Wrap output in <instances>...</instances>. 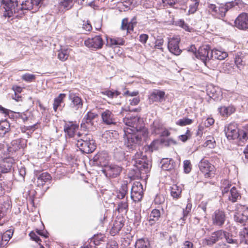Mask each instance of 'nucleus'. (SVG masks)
I'll list each match as a JSON object with an SVG mask.
<instances>
[{
  "mask_svg": "<svg viewBox=\"0 0 248 248\" xmlns=\"http://www.w3.org/2000/svg\"><path fill=\"white\" fill-rule=\"evenodd\" d=\"M13 166V160L6 159L4 160L2 164L0 166V178L3 173H6L10 171Z\"/></svg>",
  "mask_w": 248,
  "mask_h": 248,
  "instance_id": "nucleus-24",
  "label": "nucleus"
},
{
  "mask_svg": "<svg viewBox=\"0 0 248 248\" xmlns=\"http://www.w3.org/2000/svg\"><path fill=\"white\" fill-rule=\"evenodd\" d=\"M51 178V177L49 173L43 172L38 177L36 184L39 187L43 186L45 183L50 180Z\"/></svg>",
  "mask_w": 248,
  "mask_h": 248,
  "instance_id": "nucleus-32",
  "label": "nucleus"
},
{
  "mask_svg": "<svg viewBox=\"0 0 248 248\" xmlns=\"http://www.w3.org/2000/svg\"><path fill=\"white\" fill-rule=\"evenodd\" d=\"M244 3L241 0H235L231 2H227L224 5H222L225 9L226 12L236 6L243 5Z\"/></svg>",
  "mask_w": 248,
  "mask_h": 248,
  "instance_id": "nucleus-41",
  "label": "nucleus"
},
{
  "mask_svg": "<svg viewBox=\"0 0 248 248\" xmlns=\"http://www.w3.org/2000/svg\"><path fill=\"white\" fill-rule=\"evenodd\" d=\"M199 167L205 178L212 177L215 174V167L207 160L202 159L199 162Z\"/></svg>",
  "mask_w": 248,
  "mask_h": 248,
  "instance_id": "nucleus-7",
  "label": "nucleus"
},
{
  "mask_svg": "<svg viewBox=\"0 0 248 248\" xmlns=\"http://www.w3.org/2000/svg\"><path fill=\"white\" fill-rule=\"evenodd\" d=\"M68 99L71 101L69 107L74 111L82 108L83 102L77 93L69 91Z\"/></svg>",
  "mask_w": 248,
  "mask_h": 248,
  "instance_id": "nucleus-9",
  "label": "nucleus"
},
{
  "mask_svg": "<svg viewBox=\"0 0 248 248\" xmlns=\"http://www.w3.org/2000/svg\"><path fill=\"white\" fill-rule=\"evenodd\" d=\"M85 45L89 48L100 49L103 45V41L100 35L88 38L84 41Z\"/></svg>",
  "mask_w": 248,
  "mask_h": 248,
  "instance_id": "nucleus-16",
  "label": "nucleus"
},
{
  "mask_svg": "<svg viewBox=\"0 0 248 248\" xmlns=\"http://www.w3.org/2000/svg\"><path fill=\"white\" fill-rule=\"evenodd\" d=\"M226 11L223 5H221L217 7V12L213 15L218 18L224 17L226 15Z\"/></svg>",
  "mask_w": 248,
  "mask_h": 248,
  "instance_id": "nucleus-50",
  "label": "nucleus"
},
{
  "mask_svg": "<svg viewBox=\"0 0 248 248\" xmlns=\"http://www.w3.org/2000/svg\"><path fill=\"white\" fill-rule=\"evenodd\" d=\"M101 93L103 95H107L108 97L113 99L116 98H121L120 96L121 93L117 91H111V90H106L104 91H102L101 92Z\"/></svg>",
  "mask_w": 248,
  "mask_h": 248,
  "instance_id": "nucleus-42",
  "label": "nucleus"
},
{
  "mask_svg": "<svg viewBox=\"0 0 248 248\" xmlns=\"http://www.w3.org/2000/svg\"><path fill=\"white\" fill-rule=\"evenodd\" d=\"M208 95L214 100H218L221 96V93L219 91H217L216 89L213 87H208L207 89Z\"/></svg>",
  "mask_w": 248,
  "mask_h": 248,
  "instance_id": "nucleus-34",
  "label": "nucleus"
},
{
  "mask_svg": "<svg viewBox=\"0 0 248 248\" xmlns=\"http://www.w3.org/2000/svg\"><path fill=\"white\" fill-rule=\"evenodd\" d=\"M234 220L240 223H244L248 219V207L242 205H237L234 216Z\"/></svg>",
  "mask_w": 248,
  "mask_h": 248,
  "instance_id": "nucleus-8",
  "label": "nucleus"
},
{
  "mask_svg": "<svg viewBox=\"0 0 248 248\" xmlns=\"http://www.w3.org/2000/svg\"><path fill=\"white\" fill-rule=\"evenodd\" d=\"M29 235L32 240H34L36 243H38L40 245H41L40 242L41 241V240L40 239L39 237L35 232H31L30 233Z\"/></svg>",
  "mask_w": 248,
  "mask_h": 248,
  "instance_id": "nucleus-63",
  "label": "nucleus"
},
{
  "mask_svg": "<svg viewBox=\"0 0 248 248\" xmlns=\"http://www.w3.org/2000/svg\"><path fill=\"white\" fill-rule=\"evenodd\" d=\"M123 226L124 224L122 223V220H115L113 223V227L110 230V233L111 235L114 236L118 233L123 228Z\"/></svg>",
  "mask_w": 248,
  "mask_h": 248,
  "instance_id": "nucleus-36",
  "label": "nucleus"
},
{
  "mask_svg": "<svg viewBox=\"0 0 248 248\" xmlns=\"http://www.w3.org/2000/svg\"><path fill=\"white\" fill-rule=\"evenodd\" d=\"M69 56L68 50L67 49H61L59 51L58 57L60 60L65 61Z\"/></svg>",
  "mask_w": 248,
  "mask_h": 248,
  "instance_id": "nucleus-51",
  "label": "nucleus"
},
{
  "mask_svg": "<svg viewBox=\"0 0 248 248\" xmlns=\"http://www.w3.org/2000/svg\"><path fill=\"white\" fill-rule=\"evenodd\" d=\"M156 204H161L165 201V197L163 195H157L154 200Z\"/></svg>",
  "mask_w": 248,
  "mask_h": 248,
  "instance_id": "nucleus-61",
  "label": "nucleus"
},
{
  "mask_svg": "<svg viewBox=\"0 0 248 248\" xmlns=\"http://www.w3.org/2000/svg\"><path fill=\"white\" fill-rule=\"evenodd\" d=\"M182 188L177 185H173L170 188V195L173 199H178L180 198Z\"/></svg>",
  "mask_w": 248,
  "mask_h": 248,
  "instance_id": "nucleus-37",
  "label": "nucleus"
},
{
  "mask_svg": "<svg viewBox=\"0 0 248 248\" xmlns=\"http://www.w3.org/2000/svg\"><path fill=\"white\" fill-rule=\"evenodd\" d=\"M140 118L137 116L126 117L123 119V122L127 126L124 128V130H130L132 132H139L140 127H144L141 125H139Z\"/></svg>",
  "mask_w": 248,
  "mask_h": 248,
  "instance_id": "nucleus-6",
  "label": "nucleus"
},
{
  "mask_svg": "<svg viewBox=\"0 0 248 248\" xmlns=\"http://www.w3.org/2000/svg\"><path fill=\"white\" fill-rule=\"evenodd\" d=\"M11 206V201L7 197L3 202H0V219L5 215Z\"/></svg>",
  "mask_w": 248,
  "mask_h": 248,
  "instance_id": "nucleus-28",
  "label": "nucleus"
},
{
  "mask_svg": "<svg viewBox=\"0 0 248 248\" xmlns=\"http://www.w3.org/2000/svg\"><path fill=\"white\" fill-rule=\"evenodd\" d=\"M139 132H132L130 130H124V145L129 150H136L141 144L142 137H148V132L146 127H140Z\"/></svg>",
  "mask_w": 248,
  "mask_h": 248,
  "instance_id": "nucleus-1",
  "label": "nucleus"
},
{
  "mask_svg": "<svg viewBox=\"0 0 248 248\" xmlns=\"http://www.w3.org/2000/svg\"><path fill=\"white\" fill-rule=\"evenodd\" d=\"M222 230L215 232L211 235L205 237L203 240V243L208 246L213 245L219 240L222 239Z\"/></svg>",
  "mask_w": 248,
  "mask_h": 248,
  "instance_id": "nucleus-17",
  "label": "nucleus"
},
{
  "mask_svg": "<svg viewBox=\"0 0 248 248\" xmlns=\"http://www.w3.org/2000/svg\"><path fill=\"white\" fill-rule=\"evenodd\" d=\"M78 136L79 139L77 140L76 145L82 153L90 154L94 151L96 147L95 141L91 134L79 133Z\"/></svg>",
  "mask_w": 248,
  "mask_h": 248,
  "instance_id": "nucleus-2",
  "label": "nucleus"
},
{
  "mask_svg": "<svg viewBox=\"0 0 248 248\" xmlns=\"http://www.w3.org/2000/svg\"><path fill=\"white\" fill-rule=\"evenodd\" d=\"M231 186V184L229 183L228 180H225L223 181L221 185V188L222 192L224 196L225 195V194L228 193Z\"/></svg>",
  "mask_w": 248,
  "mask_h": 248,
  "instance_id": "nucleus-52",
  "label": "nucleus"
},
{
  "mask_svg": "<svg viewBox=\"0 0 248 248\" xmlns=\"http://www.w3.org/2000/svg\"><path fill=\"white\" fill-rule=\"evenodd\" d=\"M20 139L13 140L10 145H8L7 152L13 153L22 148Z\"/></svg>",
  "mask_w": 248,
  "mask_h": 248,
  "instance_id": "nucleus-29",
  "label": "nucleus"
},
{
  "mask_svg": "<svg viewBox=\"0 0 248 248\" xmlns=\"http://www.w3.org/2000/svg\"><path fill=\"white\" fill-rule=\"evenodd\" d=\"M143 189L142 184L140 182L133 183L131 190V198L135 202L140 201L143 196Z\"/></svg>",
  "mask_w": 248,
  "mask_h": 248,
  "instance_id": "nucleus-10",
  "label": "nucleus"
},
{
  "mask_svg": "<svg viewBox=\"0 0 248 248\" xmlns=\"http://www.w3.org/2000/svg\"><path fill=\"white\" fill-rule=\"evenodd\" d=\"M193 121L187 118H184L183 119H179L176 122L177 125L180 126H185L191 124Z\"/></svg>",
  "mask_w": 248,
  "mask_h": 248,
  "instance_id": "nucleus-53",
  "label": "nucleus"
},
{
  "mask_svg": "<svg viewBox=\"0 0 248 248\" xmlns=\"http://www.w3.org/2000/svg\"><path fill=\"white\" fill-rule=\"evenodd\" d=\"M33 8H36L33 0H26L23 2L21 6H19V15H23L24 10H31ZM36 9H35V10Z\"/></svg>",
  "mask_w": 248,
  "mask_h": 248,
  "instance_id": "nucleus-25",
  "label": "nucleus"
},
{
  "mask_svg": "<svg viewBox=\"0 0 248 248\" xmlns=\"http://www.w3.org/2000/svg\"><path fill=\"white\" fill-rule=\"evenodd\" d=\"M160 163L161 164V169L164 170H171L175 167V162L172 159L163 158Z\"/></svg>",
  "mask_w": 248,
  "mask_h": 248,
  "instance_id": "nucleus-27",
  "label": "nucleus"
},
{
  "mask_svg": "<svg viewBox=\"0 0 248 248\" xmlns=\"http://www.w3.org/2000/svg\"><path fill=\"white\" fill-rule=\"evenodd\" d=\"M135 248H151L148 240L143 238L137 240L135 244Z\"/></svg>",
  "mask_w": 248,
  "mask_h": 248,
  "instance_id": "nucleus-44",
  "label": "nucleus"
},
{
  "mask_svg": "<svg viewBox=\"0 0 248 248\" xmlns=\"http://www.w3.org/2000/svg\"><path fill=\"white\" fill-rule=\"evenodd\" d=\"M191 137L190 130L187 129L186 133L179 136V139L183 142H186Z\"/></svg>",
  "mask_w": 248,
  "mask_h": 248,
  "instance_id": "nucleus-58",
  "label": "nucleus"
},
{
  "mask_svg": "<svg viewBox=\"0 0 248 248\" xmlns=\"http://www.w3.org/2000/svg\"><path fill=\"white\" fill-rule=\"evenodd\" d=\"M133 236L130 233L127 234L125 237L123 238L122 240L123 245L125 247H127L130 245L132 241Z\"/></svg>",
  "mask_w": 248,
  "mask_h": 248,
  "instance_id": "nucleus-56",
  "label": "nucleus"
},
{
  "mask_svg": "<svg viewBox=\"0 0 248 248\" xmlns=\"http://www.w3.org/2000/svg\"><path fill=\"white\" fill-rule=\"evenodd\" d=\"M210 139L207 140L204 143L205 146H208L210 148H213L215 146L216 142L213 138H210Z\"/></svg>",
  "mask_w": 248,
  "mask_h": 248,
  "instance_id": "nucleus-62",
  "label": "nucleus"
},
{
  "mask_svg": "<svg viewBox=\"0 0 248 248\" xmlns=\"http://www.w3.org/2000/svg\"><path fill=\"white\" fill-rule=\"evenodd\" d=\"M239 131L237 124L234 123L229 124L224 128L225 135L228 140L238 139L239 135Z\"/></svg>",
  "mask_w": 248,
  "mask_h": 248,
  "instance_id": "nucleus-11",
  "label": "nucleus"
},
{
  "mask_svg": "<svg viewBox=\"0 0 248 248\" xmlns=\"http://www.w3.org/2000/svg\"><path fill=\"white\" fill-rule=\"evenodd\" d=\"M152 133L155 134H160L164 129L163 124L159 120H155L154 122L152 127Z\"/></svg>",
  "mask_w": 248,
  "mask_h": 248,
  "instance_id": "nucleus-33",
  "label": "nucleus"
},
{
  "mask_svg": "<svg viewBox=\"0 0 248 248\" xmlns=\"http://www.w3.org/2000/svg\"><path fill=\"white\" fill-rule=\"evenodd\" d=\"M121 28L123 30H126L130 32L133 30V25L131 22H128L127 18H124L122 20Z\"/></svg>",
  "mask_w": 248,
  "mask_h": 248,
  "instance_id": "nucleus-45",
  "label": "nucleus"
},
{
  "mask_svg": "<svg viewBox=\"0 0 248 248\" xmlns=\"http://www.w3.org/2000/svg\"><path fill=\"white\" fill-rule=\"evenodd\" d=\"M210 52V47L208 45H205L201 46L195 56L197 58L200 59L207 67L214 69L217 67V63H213L214 59H210L209 53Z\"/></svg>",
  "mask_w": 248,
  "mask_h": 248,
  "instance_id": "nucleus-3",
  "label": "nucleus"
},
{
  "mask_svg": "<svg viewBox=\"0 0 248 248\" xmlns=\"http://www.w3.org/2000/svg\"><path fill=\"white\" fill-rule=\"evenodd\" d=\"M103 239V236L102 234L94 235L90 240V246L93 247L98 245Z\"/></svg>",
  "mask_w": 248,
  "mask_h": 248,
  "instance_id": "nucleus-43",
  "label": "nucleus"
},
{
  "mask_svg": "<svg viewBox=\"0 0 248 248\" xmlns=\"http://www.w3.org/2000/svg\"><path fill=\"white\" fill-rule=\"evenodd\" d=\"M239 135L238 139L241 141L244 142L248 139V126H246L243 129L239 130Z\"/></svg>",
  "mask_w": 248,
  "mask_h": 248,
  "instance_id": "nucleus-47",
  "label": "nucleus"
},
{
  "mask_svg": "<svg viewBox=\"0 0 248 248\" xmlns=\"http://www.w3.org/2000/svg\"><path fill=\"white\" fill-rule=\"evenodd\" d=\"M131 163L135 166L140 171L148 170L150 164L147 162L146 156L143 155V152L139 151L137 152L132 157Z\"/></svg>",
  "mask_w": 248,
  "mask_h": 248,
  "instance_id": "nucleus-5",
  "label": "nucleus"
},
{
  "mask_svg": "<svg viewBox=\"0 0 248 248\" xmlns=\"http://www.w3.org/2000/svg\"><path fill=\"white\" fill-rule=\"evenodd\" d=\"M226 219V215L224 211L220 210H216L212 216L213 224L221 227Z\"/></svg>",
  "mask_w": 248,
  "mask_h": 248,
  "instance_id": "nucleus-12",
  "label": "nucleus"
},
{
  "mask_svg": "<svg viewBox=\"0 0 248 248\" xmlns=\"http://www.w3.org/2000/svg\"><path fill=\"white\" fill-rule=\"evenodd\" d=\"M0 6L5 10L4 16L8 17H17L19 15V10L17 0H0Z\"/></svg>",
  "mask_w": 248,
  "mask_h": 248,
  "instance_id": "nucleus-4",
  "label": "nucleus"
},
{
  "mask_svg": "<svg viewBox=\"0 0 248 248\" xmlns=\"http://www.w3.org/2000/svg\"><path fill=\"white\" fill-rule=\"evenodd\" d=\"M66 97V94L60 93L58 97L54 99L53 104V108L55 112H56L58 108L62 110L61 108L62 104L63 103V100Z\"/></svg>",
  "mask_w": 248,
  "mask_h": 248,
  "instance_id": "nucleus-31",
  "label": "nucleus"
},
{
  "mask_svg": "<svg viewBox=\"0 0 248 248\" xmlns=\"http://www.w3.org/2000/svg\"><path fill=\"white\" fill-rule=\"evenodd\" d=\"M164 40L161 36H158L155 43V47L156 49H162Z\"/></svg>",
  "mask_w": 248,
  "mask_h": 248,
  "instance_id": "nucleus-55",
  "label": "nucleus"
},
{
  "mask_svg": "<svg viewBox=\"0 0 248 248\" xmlns=\"http://www.w3.org/2000/svg\"><path fill=\"white\" fill-rule=\"evenodd\" d=\"M165 92L162 90L154 89L149 95L150 101L154 103H161L166 99Z\"/></svg>",
  "mask_w": 248,
  "mask_h": 248,
  "instance_id": "nucleus-15",
  "label": "nucleus"
},
{
  "mask_svg": "<svg viewBox=\"0 0 248 248\" xmlns=\"http://www.w3.org/2000/svg\"><path fill=\"white\" fill-rule=\"evenodd\" d=\"M184 170L186 173H188L191 170V165L190 161L186 160L184 161Z\"/></svg>",
  "mask_w": 248,
  "mask_h": 248,
  "instance_id": "nucleus-57",
  "label": "nucleus"
},
{
  "mask_svg": "<svg viewBox=\"0 0 248 248\" xmlns=\"http://www.w3.org/2000/svg\"><path fill=\"white\" fill-rule=\"evenodd\" d=\"M124 44V41L122 38H110L107 39V44L111 47L117 45H123Z\"/></svg>",
  "mask_w": 248,
  "mask_h": 248,
  "instance_id": "nucleus-39",
  "label": "nucleus"
},
{
  "mask_svg": "<svg viewBox=\"0 0 248 248\" xmlns=\"http://www.w3.org/2000/svg\"><path fill=\"white\" fill-rule=\"evenodd\" d=\"M228 54L222 48H215L211 51V58L218 60H223L227 58Z\"/></svg>",
  "mask_w": 248,
  "mask_h": 248,
  "instance_id": "nucleus-22",
  "label": "nucleus"
},
{
  "mask_svg": "<svg viewBox=\"0 0 248 248\" xmlns=\"http://www.w3.org/2000/svg\"><path fill=\"white\" fill-rule=\"evenodd\" d=\"M35 75L29 73H26L25 74H24L21 77V78L22 80L28 82H31L33 81V80H35Z\"/></svg>",
  "mask_w": 248,
  "mask_h": 248,
  "instance_id": "nucleus-54",
  "label": "nucleus"
},
{
  "mask_svg": "<svg viewBox=\"0 0 248 248\" xmlns=\"http://www.w3.org/2000/svg\"><path fill=\"white\" fill-rule=\"evenodd\" d=\"M101 118L103 123L106 124H114L116 123L114 115L108 109H106L101 113Z\"/></svg>",
  "mask_w": 248,
  "mask_h": 248,
  "instance_id": "nucleus-21",
  "label": "nucleus"
},
{
  "mask_svg": "<svg viewBox=\"0 0 248 248\" xmlns=\"http://www.w3.org/2000/svg\"><path fill=\"white\" fill-rule=\"evenodd\" d=\"M78 0H63L61 2L60 5L63 7L65 9L68 10L73 7L74 2ZM84 0H82V1Z\"/></svg>",
  "mask_w": 248,
  "mask_h": 248,
  "instance_id": "nucleus-49",
  "label": "nucleus"
},
{
  "mask_svg": "<svg viewBox=\"0 0 248 248\" xmlns=\"http://www.w3.org/2000/svg\"><path fill=\"white\" fill-rule=\"evenodd\" d=\"M14 134L10 131V124L7 122H3L0 123V137L7 135L12 137Z\"/></svg>",
  "mask_w": 248,
  "mask_h": 248,
  "instance_id": "nucleus-26",
  "label": "nucleus"
},
{
  "mask_svg": "<svg viewBox=\"0 0 248 248\" xmlns=\"http://www.w3.org/2000/svg\"><path fill=\"white\" fill-rule=\"evenodd\" d=\"M241 198V194L236 188L234 186L232 187L228 196V200L232 202H235L240 200Z\"/></svg>",
  "mask_w": 248,
  "mask_h": 248,
  "instance_id": "nucleus-30",
  "label": "nucleus"
},
{
  "mask_svg": "<svg viewBox=\"0 0 248 248\" xmlns=\"http://www.w3.org/2000/svg\"><path fill=\"white\" fill-rule=\"evenodd\" d=\"M234 26L240 30H245L248 29V14H240L234 21Z\"/></svg>",
  "mask_w": 248,
  "mask_h": 248,
  "instance_id": "nucleus-14",
  "label": "nucleus"
},
{
  "mask_svg": "<svg viewBox=\"0 0 248 248\" xmlns=\"http://www.w3.org/2000/svg\"><path fill=\"white\" fill-rule=\"evenodd\" d=\"M128 204L127 198L119 202L116 210L120 213H126L128 210Z\"/></svg>",
  "mask_w": 248,
  "mask_h": 248,
  "instance_id": "nucleus-38",
  "label": "nucleus"
},
{
  "mask_svg": "<svg viewBox=\"0 0 248 248\" xmlns=\"http://www.w3.org/2000/svg\"><path fill=\"white\" fill-rule=\"evenodd\" d=\"M199 5V3H198L197 2H193V3L190 4L188 13L189 14H194L195 12L197 11Z\"/></svg>",
  "mask_w": 248,
  "mask_h": 248,
  "instance_id": "nucleus-60",
  "label": "nucleus"
},
{
  "mask_svg": "<svg viewBox=\"0 0 248 248\" xmlns=\"http://www.w3.org/2000/svg\"><path fill=\"white\" fill-rule=\"evenodd\" d=\"M180 39L178 37H173L169 39L168 48L169 51L175 55H179L181 53L179 48Z\"/></svg>",
  "mask_w": 248,
  "mask_h": 248,
  "instance_id": "nucleus-18",
  "label": "nucleus"
},
{
  "mask_svg": "<svg viewBox=\"0 0 248 248\" xmlns=\"http://www.w3.org/2000/svg\"><path fill=\"white\" fill-rule=\"evenodd\" d=\"M159 144V141L158 140H154L148 146V150L151 152L156 150L158 148Z\"/></svg>",
  "mask_w": 248,
  "mask_h": 248,
  "instance_id": "nucleus-59",
  "label": "nucleus"
},
{
  "mask_svg": "<svg viewBox=\"0 0 248 248\" xmlns=\"http://www.w3.org/2000/svg\"><path fill=\"white\" fill-rule=\"evenodd\" d=\"M127 186L126 184L123 185L118 192H117V198L119 199H124L127 192Z\"/></svg>",
  "mask_w": 248,
  "mask_h": 248,
  "instance_id": "nucleus-48",
  "label": "nucleus"
},
{
  "mask_svg": "<svg viewBox=\"0 0 248 248\" xmlns=\"http://www.w3.org/2000/svg\"><path fill=\"white\" fill-rule=\"evenodd\" d=\"M98 115L92 111H89L83 119L81 124V127L84 129H87L89 126H92L93 124V120L97 117Z\"/></svg>",
  "mask_w": 248,
  "mask_h": 248,
  "instance_id": "nucleus-20",
  "label": "nucleus"
},
{
  "mask_svg": "<svg viewBox=\"0 0 248 248\" xmlns=\"http://www.w3.org/2000/svg\"><path fill=\"white\" fill-rule=\"evenodd\" d=\"M121 170L122 169L119 166L111 165L106 166L103 172L107 177H116L120 174Z\"/></svg>",
  "mask_w": 248,
  "mask_h": 248,
  "instance_id": "nucleus-19",
  "label": "nucleus"
},
{
  "mask_svg": "<svg viewBox=\"0 0 248 248\" xmlns=\"http://www.w3.org/2000/svg\"><path fill=\"white\" fill-rule=\"evenodd\" d=\"M242 53H240V54L238 53L235 56V63L239 69H241L246 63L244 60V58L242 56Z\"/></svg>",
  "mask_w": 248,
  "mask_h": 248,
  "instance_id": "nucleus-46",
  "label": "nucleus"
},
{
  "mask_svg": "<svg viewBox=\"0 0 248 248\" xmlns=\"http://www.w3.org/2000/svg\"><path fill=\"white\" fill-rule=\"evenodd\" d=\"M235 108L232 106L221 107L218 108L219 112L223 116H228L235 111Z\"/></svg>",
  "mask_w": 248,
  "mask_h": 248,
  "instance_id": "nucleus-35",
  "label": "nucleus"
},
{
  "mask_svg": "<svg viewBox=\"0 0 248 248\" xmlns=\"http://www.w3.org/2000/svg\"><path fill=\"white\" fill-rule=\"evenodd\" d=\"M160 217V212L158 209H153L149 216V221L151 224H153L154 222L158 220Z\"/></svg>",
  "mask_w": 248,
  "mask_h": 248,
  "instance_id": "nucleus-40",
  "label": "nucleus"
},
{
  "mask_svg": "<svg viewBox=\"0 0 248 248\" xmlns=\"http://www.w3.org/2000/svg\"><path fill=\"white\" fill-rule=\"evenodd\" d=\"M107 248H119V246L116 241L111 240L108 243Z\"/></svg>",
  "mask_w": 248,
  "mask_h": 248,
  "instance_id": "nucleus-64",
  "label": "nucleus"
},
{
  "mask_svg": "<svg viewBox=\"0 0 248 248\" xmlns=\"http://www.w3.org/2000/svg\"><path fill=\"white\" fill-rule=\"evenodd\" d=\"M222 239L224 238L225 242L230 245L229 247H231L232 248H237L238 247L240 244L238 236L223 230H222Z\"/></svg>",
  "mask_w": 248,
  "mask_h": 248,
  "instance_id": "nucleus-13",
  "label": "nucleus"
},
{
  "mask_svg": "<svg viewBox=\"0 0 248 248\" xmlns=\"http://www.w3.org/2000/svg\"><path fill=\"white\" fill-rule=\"evenodd\" d=\"M78 125L76 123L69 122L65 124L64 131L69 137H73L75 131L78 129Z\"/></svg>",
  "mask_w": 248,
  "mask_h": 248,
  "instance_id": "nucleus-23",
  "label": "nucleus"
}]
</instances>
